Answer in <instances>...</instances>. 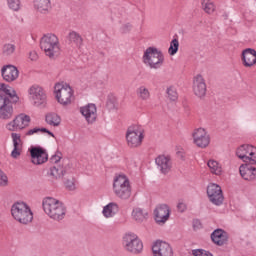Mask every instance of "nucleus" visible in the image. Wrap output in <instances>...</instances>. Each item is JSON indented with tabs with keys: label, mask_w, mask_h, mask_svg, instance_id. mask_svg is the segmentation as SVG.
<instances>
[{
	"label": "nucleus",
	"mask_w": 256,
	"mask_h": 256,
	"mask_svg": "<svg viewBox=\"0 0 256 256\" xmlns=\"http://www.w3.org/2000/svg\"><path fill=\"white\" fill-rule=\"evenodd\" d=\"M43 211L53 221H63L65 219V205L63 202L53 197H46L42 201Z\"/></svg>",
	"instance_id": "nucleus-1"
},
{
	"label": "nucleus",
	"mask_w": 256,
	"mask_h": 256,
	"mask_svg": "<svg viewBox=\"0 0 256 256\" xmlns=\"http://www.w3.org/2000/svg\"><path fill=\"white\" fill-rule=\"evenodd\" d=\"M54 95L57 103L62 107H69L75 101V91L67 82H58L54 86Z\"/></svg>",
	"instance_id": "nucleus-2"
},
{
	"label": "nucleus",
	"mask_w": 256,
	"mask_h": 256,
	"mask_svg": "<svg viewBox=\"0 0 256 256\" xmlns=\"http://www.w3.org/2000/svg\"><path fill=\"white\" fill-rule=\"evenodd\" d=\"M11 215L20 225L33 223V211L25 202L14 203L11 207Z\"/></svg>",
	"instance_id": "nucleus-3"
},
{
	"label": "nucleus",
	"mask_w": 256,
	"mask_h": 256,
	"mask_svg": "<svg viewBox=\"0 0 256 256\" xmlns=\"http://www.w3.org/2000/svg\"><path fill=\"white\" fill-rule=\"evenodd\" d=\"M40 48L44 51L46 57L54 59L61 51L59 38L53 33L45 34L40 40Z\"/></svg>",
	"instance_id": "nucleus-4"
},
{
	"label": "nucleus",
	"mask_w": 256,
	"mask_h": 256,
	"mask_svg": "<svg viewBox=\"0 0 256 256\" xmlns=\"http://www.w3.org/2000/svg\"><path fill=\"white\" fill-rule=\"evenodd\" d=\"M113 192L118 199L127 201L131 197V182L129 178L125 175L116 176L113 182Z\"/></svg>",
	"instance_id": "nucleus-5"
},
{
	"label": "nucleus",
	"mask_w": 256,
	"mask_h": 256,
	"mask_svg": "<svg viewBox=\"0 0 256 256\" xmlns=\"http://www.w3.org/2000/svg\"><path fill=\"white\" fill-rule=\"evenodd\" d=\"M142 61L150 69H160L165 61L163 53L155 47H148L143 54Z\"/></svg>",
	"instance_id": "nucleus-6"
},
{
	"label": "nucleus",
	"mask_w": 256,
	"mask_h": 256,
	"mask_svg": "<svg viewBox=\"0 0 256 256\" xmlns=\"http://www.w3.org/2000/svg\"><path fill=\"white\" fill-rule=\"evenodd\" d=\"M145 139V130L139 125L129 126L126 131V143L131 149L141 147Z\"/></svg>",
	"instance_id": "nucleus-7"
},
{
	"label": "nucleus",
	"mask_w": 256,
	"mask_h": 256,
	"mask_svg": "<svg viewBox=\"0 0 256 256\" xmlns=\"http://www.w3.org/2000/svg\"><path fill=\"white\" fill-rule=\"evenodd\" d=\"M122 244L125 251L132 253V255H139L143 251V242L133 232H128L123 236Z\"/></svg>",
	"instance_id": "nucleus-8"
},
{
	"label": "nucleus",
	"mask_w": 256,
	"mask_h": 256,
	"mask_svg": "<svg viewBox=\"0 0 256 256\" xmlns=\"http://www.w3.org/2000/svg\"><path fill=\"white\" fill-rule=\"evenodd\" d=\"M29 99L34 107L44 109L47 106V94L39 85H33L28 89Z\"/></svg>",
	"instance_id": "nucleus-9"
},
{
	"label": "nucleus",
	"mask_w": 256,
	"mask_h": 256,
	"mask_svg": "<svg viewBox=\"0 0 256 256\" xmlns=\"http://www.w3.org/2000/svg\"><path fill=\"white\" fill-rule=\"evenodd\" d=\"M31 123V117L27 114H18L12 121H9L5 125V129L10 133H17V131H23L29 127Z\"/></svg>",
	"instance_id": "nucleus-10"
},
{
	"label": "nucleus",
	"mask_w": 256,
	"mask_h": 256,
	"mask_svg": "<svg viewBox=\"0 0 256 256\" xmlns=\"http://www.w3.org/2000/svg\"><path fill=\"white\" fill-rule=\"evenodd\" d=\"M191 136L192 143L198 147V149H207V147L211 145V136L204 128L194 129Z\"/></svg>",
	"instance_id": "nucleus-11"
},
{
	"label": "nucleus",
	"mask_w": 256,
	"mask_h": 256,
	"mask_svg": "<svg viewBox=\"0 0 256 256\" xmlns=\"http://www.w3.org/2000/svg\"><path fill=\"white\" fill-rule=\"evenodd\" d=\"M236 155L244 163H249L250 165H256V148L251 145H242L237 151Z\"/></svg>",
	"instance_id": "nucleus-12"
},
{
	"label": "nucleus",
	"mask_w": 256,
	"mask_h": 256,
	"mask_svg": "<svg viewBox=\"0 0 256 256\" xmlns=\"http://www.w3.org/2000/svg\"><path fill=\"white\" fill-rule=\"evenodd\" d=\"M13 104L7 94H0V119L1 121H9L13 118Z\"/></svg>",
	"instance_id": "nucleus-13"
},
{
	"label": "nucleus",
	"mask_w": 256,
	"mask_h": 256,
	"mask_svg": "<svg viewBox=\"0 0 256 256\" xmlns=\"http://www.w3.org/2000/svg\"><path fill=\"white\" fill-rule=\"evenodd\" d=\"M207 196L210 203L213 205H223L224 197H223V190H221V186L217 184H209L207 187Z\"/></svg>",
	"instance_id": "nucleus-14"
},
{
	"label": "nucleus",
	"mask_w": 256,
	"mask_h": 256,
	"mask_svg": "<svg viewBox=\"0 0 256 256\" xmlns=\"http://www.w3.org/2000/svg\"><path fill=\"white\" fill-rule=\"evenodd\" d=\"M192 91L198 99H203L207 95V82L201 74L193 77Z\"/></svg>",
	"instance_id": "nucleus-15"
},
{
	"label": "nucleus",
	"mask_w": 256,
	"mask_h": 256,
	"mask_svg": "<svg viewBox=\"0 0 256 256\" xmlns=\"http://www.w3.org/2000/svg\"><path fill=\"white\" fill-rule=\"evenodd\" d=\"M79 113L88 125H93L97 121V106L93 103L86 104L79 108Z\"/></svg>",
	"instance_id": "nucleus-16"
},
{
	"label": "nucleus",
	"mask_w": 256,
	"mask_h": 256,
	"mask_svg": "<svg viewBox=\"0 0 256 256\" xmlns=\"http://www.w3.org/2000/svg\"><path fill=\"white\" fill-rule=\"evenodd\" d=\"M171 217V209L167 204H160L154 209V219L157 225H165Z\"/></svg>",
	"instance_id": "nucleus-17"
},
{
	"label": "nucleus",
	"mask_w": 256,
	"mask_h": 256,
	"mask_svg": "<svg viewBox=\"0 0 256 256\" xmlns=\"http://www.w3.org/2000/svg\"><path fill=\"white\" fill-rule=\"evenodd\" d=\"M30 155L33 165H43L49 159L47 151L41 147H32L30 149Z\"/></svg>",
	"instance_id": "nucleus-18"
},
{
	"label": "nucleus",
	"mask_w": 256,
	"mask_h": 256,
	"mask_svg": "<svg viewBox=\"0 0 256 256\" xmlns=\"http://www.w3.org/2000/svg\"><path fill=\"white\" fill-rule=\"evenodd\" d=\"M13 149L11 151L12 159H19L23 153V139H21V134L11 133Z\"/></svg>",
	"instance_id": "nucleus-19"
},
{
	"label": "nucleus",
	"mask_w": 256,
	"mask_h": 256,
	"mask_svg": "<svg viewBox=\"0 0 256 256\" xmlns=\"http://www.w3.org/2000/svg\"><path fill=\"white\" fill-rule=\"evenodd\" d=\"M152 251L154 256H173V248L164 241H156L152 246Z\"/></svg>",
	"instance_id": "nucleus-20"
},
{
	"label": "nucleus",
	"mask_w": 256,
	"mask_h": 256,
	"mask_svg": "<svg viewBox=\"0 0 256 256\" xmlns=\"http://www.w3.org/2000/svg\"><path fill=\"white\" fill-rule=\"evenodd\" d=\"M2 77L7 83H13L19 79V70L14 65H6L1 70Z\"/></svg>",
	"instance_id": "nucleus-21"
},
{
	"label": "nucleus",
	"mask_w": 256,
	"mask_h": 256,
	"mask_svg": "<svg viewBox=\"0 0 256 256\" xmlns=\"http://www.w3.org/2000/svg\"><path fill=\"white\" fill-rule=\"evenodd\" d=\"M241 60L244 67H255L256 51L253 48H247L242 51Z\"/></svg>",
	"instance_id": "nucleus-22"
},
{
	"label": "nucleus",
	"mask_w": 256,
	"mask_h": 256,
	"mask_svg": "<svg viewBox=\"0 0 256 256\" xmlns=\"http://www.w3.org/2000/svg\"><path fill=\"white\" fill-rule=\"evenodd\" d=\"M239 173L244 181H255L256 180V168L249 164H242L239 167Z\"/></svg>",
	"instance_id": "nucleus-23"
},
{
	"label": "nucleus",
	"mask_w": 256,
	"mask_h": 256,
	"mask_svg": "<svg viewBox=\"0 0 256 256\" xmlns=\"http://www.w3.org/2000/svg\"><path fill=\"white\" fill-rule=\"evenodd\" d=\"M211 239L215 245L223 247L229 241V234L223 229H216L211 234Z\"/></svg>",
	"instance_id": "nucleus-24"
},
{
	"label": "nucleus",
	"mask_w": 256,
	"mask_h": 256,
	"mask_svg": "<svg viewBox=\"0 0 256 256\" xmlns=\"http://www.w3.org/2000/svg\"><path fill=\"white\" fill-rule=\"evenodd\" d=\"M156 165L158 169L166 175V173H169L171 171L172 163L171 158L169 156L160 155L155 159Z\"/></svg>",
	"instance_id": "nucleus-25"
},
{
	"label": "nucleus",
	"mask_w": 256,
	"mask_h": 256,
	"mask_svg": "<svg viewBox=\"0 0 256 256\" xmlns=\"http://www.w3.org/2000/svg\"><path fill=\"white\" fill-rule=\"evenodd\" d=\"M34 9L42 15H47L51 11V0H34Z\"/></svg>",
	"instance_id": "nucleus-26"
},
{
	"label": "nucleus",
	"mask_w": 256,
	"mask_h": 256,
	"mask_svg": "<svg viewBox=\"0 0 256 256\" xmlns=\"http://www.w3.org/2000/svg\"><path fill=\"white\" fill-rule=\"evenodd\" d=\"M67 41L69 45H72L73 47H81L83 37H81V34H79L77 31L72 30L67 35Z\"/></svg>",
	"instance_id": "nucleus-27"
},
{
	"label": "nucleus",
	"mask_w": 256,
	"mask_h": 256,
	"mask_svg": "<svg viewBox=\"0 0 256 256\" xmlns=\"http://www.w3.org/2000/svg\"><path fill=\"white\" fill-rule=\"evenodd\" d=\"M117 211H119V205L111 202L104 206L102 214L106 219H111V217H115V215H117Z\"/></svg>",
	"instance_id": "nucleus-28"
},
{
	"label": "nucleus",
	"mask_w": 256,
	"mask_h": 256,
	"mask_svg": "<svg viewBox=\"0 0 256 256\" xmlns=\"http://www.w3.org/2000/svg\"><path fill=\"white\" fill-rule=\"evenodd\" d=\"M132 217L137 221V223H143V221H147L149 212L143 208H134L132 211Z\"/></svg>",
	"instance_id": "nucleus-29"
},
{
	"label": "nucleus",
	"mask_w": 256,
	"mask_h": 256,
	"mask_svg": "<svg viewBox=\"0 0 256 256\" xmlns=\"http://www.w3.org/2000/svg\"><path fill=\"white\" fill-rule=\"evenodd\" d=\"M45 121L51 127H59L61 125V116L55 112H50L46 114Z\"/></svg>",
	"instance_id": "nucleus-30"
},
{
	"label": "nucleus",
	"mask_w": 256,
	"mask_h": 256,
	"mask_svg": "<svg viewBox=\"0 0 256 256\" xmlns=\"http://www.w3.org/2000/svg\"><path fill=\"white\" fill-rule=\"evenodd\" d=\"M207 165L212 175H223V166L221 165V163L217 162L216 160H209L207 162Z\"/></svg>",
	"instance_id": "nucleus-31"
},
{
	"label": "nucleus",
	"mask_w": 256,
	"mask_h": 256,
	"mask_svg": "<svg viewBox=\"0 0 256 256\" xmlns=\"http://www.w3.org/2000/svg\"><path fill=\"white\" fill-rule=\"evenodd\" d=\"M67 174V168L65 166L57 165L50 168V175L54 179H61L64 175Z\"/></svg>",
	"instance_id": "nucleus-32"
},
{
	"label": "nucleus",
	"mask_w": 256,
	"mask_h": 256,
	"mask_svg": "<svg viewBox=\"0 0 256 256\" xmlns=\"http://www.w3.org/2000/svg\"><path fill=\"white\" fill-rule=\"evenodd\" d=\"M136 95L140 101H149L151 99V91L147 86H140L136 90Z\"/></svg>",
	"instance_id": "nucleus-33"
},
{
	"label": "nucleus",
	"mask_w": 256,
	"mask_h": 256,
	"mask_svg": "<svg viewBox=\"0 0 256 256\" xmlns=\"http://www.w3.org/2000/svg\"><path fill=\"white\" fill-rule=\"evenodd\" d=\"M201 9L207 13V15H213L215 13V3L211 0H201Z\"/></svg>",
	"instance_id": "nucleus-34"
},
{
	"label": "nucleus",
	"mask_w": 256,
	"mask_h": 256,
	"mask_svg": "<svg viewBox=\"0 0 256 256\" xmlns=\"http://www.w3.org/2000/svg\"><path fill=\"white\" fill-rule=\"evenodd\" d=\"M37 133H47L48 135H50V137H55L53 132L49 131L48 129L38 127L29 129L28 131L25 132V135L26 137H32V135H37Z\"/></svg>",
	"instance_id": "nucleus-35"
},
{
	"label": "nucleus",
	"mask_w": 256,
	"mask_h": 256,
	"mask_svg": "<svg viewBox=\"0 0 256 256\" xmlns=\"http://www.w3.org/2000/svg\"><path fill=\"white\" fill-rule=\"evenodd\" d=\"M0 91H4L6 95H9V97L13 98L14 103L19 101V97L15 93V90L9 88L5 83H0Z\"/></svg>",
	"instance_id": "nucleus-36"
},
{
	"label": "nucleus",
	"mask_w": 256,
	"mask_h": 256,
	"mask_svg": "<svg viewBox=\"0 0 256 256\" xmlns=\"http://www.w3.org/2000/svg\"><path fill=\"white\" fill-rule=\"evenodd\" d=\"M166 95L169 101H177V99H179V94L177 93V88H175V86H169L166 90Z\"/></svg>",
	"instance_id": "nucleus-37"
},
{
	"label": "nucleus",
	"mask_w": 256,
	"mask_h": 256,
	"mask_svg": "<svg viewBox=\"0 0 256 256\" xmlns=\"http://www.w3.org/2000/svg\"><path fill=\"white\" fill-rule=\"evenodd\" d=\"M6 3L10 11L17 12L21 9V0H6Z\"/></svg>",
	"instance_id": "nucleus-38"
},
{
	"label": "nucleus",
	"mask_w": 256,
	"mask_h": 256,
	"mask_svg": "<svg viewBox=\"0 0 256 256\" xmlns=\"http://www.w3.org/2000/svg\"><path fill=\"white\" fill-rule=\"evenodd\" d=\"M14 53H15V46H14V44L7 43V44L3 45V47H2V54L5 57H9V56L13 55Z\"/></svg>",
	"instance_id": "nucleus-39"
},
{
	"label": "nucleus",
	"mask_w": 256,
	"mask_h": 256,
	"mask_svg": "<svg viewBox=\"0 0 256 256\" xmlns=\"http://www.w3.org/2000/svg\"><path fill=\"white\" fill-rule=\"evenodd\" d=\"M177 51H179V40L175 38L170 42L168 53L169 55L173 56L177 54Z\"/></svg>",
	"instance_id": "nucleus-40"
},
{
	"label": "nucleus",
	"mask_w": 256,
	"mask_h": 256,
	"mask_svg": "<svg viewBox=\"0 0 256 256\" xmlns=\"http://www.w3.org/2000/svg\"><path fill=\"white\" fill-rule=\"evenodd\" d=\"M64 185H65V188L68 191H75V189H76V187H75V178L70 177V178L66 179L64 181Z\"/></svg>",
	"instance_id": "nucleus-41"
},
{
	"label": "nucleus",
	"mask_w": 256,
	"mask_h": 256,
	"mask_svg": "<svg viewBox=\"0 0 256 256\" xmlns=\"http://www.w3.org/2000/svg\"><path fill=\"white\" fill-rule=\"evenodd\" d=\"M192 255L193 256H213L211 252L203 249H195L192 250Z\"/></svg>",
	"instance_id": "nucleus-42"
},
{
	"label": "nucleus",
	"mask_w": 256,
	"mask_h": 256,
	"mask_svg": "<svg viewBox=\"0 0 256 256\" xmlns=\"http://www.w3.org/2000/svg\"><path fill=\"white\" fill-rule=\"evenodd\" d=\"M132 29H133V24H131V22H126L121 26L120 31L121 33H130Z\"/></svg>",
	"instance_id": "nucleus-43"
},
{
	"label": "nucleus",
	"mask_w": 256,
	"mask_h": 256,
	"mask_svg": "<svg viewBox=\"0 0 256 256\" xmlns=\"http://www.w3.org/2000/svg\"><path fill=\"white\" fill-rule=\"evenodd\" d=\"M9 182L7 175L0 169V187H5Z\"/></svg>",
	"instance_id": "nucleus-44"
},
{
	"label": "nucleus",
	"mask_w": 256,
	"mask_h": 256,
	"mask_svg": "<svg viewBox=\"0 0 256 256\" xmlns=\"http://www.w3.org/2000/svg\"><path fill=\"white\" fill-rule=\"evenodd\" d=\"M107 107L108 109H110V111H115L119 109V104H117V102H113L110 100L107 102Z\"/></svg>",
	"instance_id": "nucleus-45"
},
{
	"label": "nucleus",
	"mask_w": 256,
	"mask_h": 256,
	"mask_svg": "<svg viewBox=\"0 0 256 256\" xmlns=\"http://www.w3.org/2000/svg\"><path fill=\"white\" fill-rule=\"evenodd\" d=\"M177 209L180 213H185V211H187V204H185V202H179Z\"/></svg>",
	"instance_id": "nucleus-46"
},
{
	"label": "nucleus",
	"mask_w": 256,
	"mask_h": 256,
	"mask_svg": "<svg viewBox=\"0 0 256 256\" xmlns=\"http://www.w3.org/2000/svg\"><path fill=\"white\" fill-rule=\"evenodd\" d=\"M29 59L30 61H37V59H39V56L37 55L36 51H31L29 53Z\"/></svg>",
	"instance_id": "nucleus-47"
},
{
	"label": "nucleus",
	"mask_w": 256,
	"mask_h": 256,
	"mask_svg": "<svg viewBox=\"0 0 256 256\" xmlns=\"http://www.w3.org/2000/svg\"><path fill=\"white\" fill-rule=\"evenodd\" d=\"M51 161H53L54 163H59V161H61V156L54 155L52 156Z\"/></svg>",
	"instance_id": "nucleus-48"
}]
</instances>
